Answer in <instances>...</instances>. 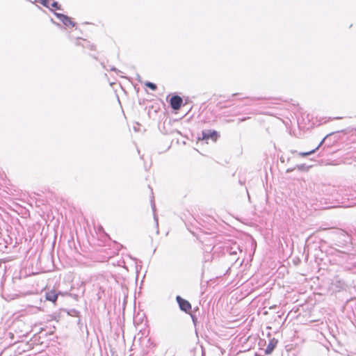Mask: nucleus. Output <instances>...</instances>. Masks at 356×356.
<instances>
[{
  "instance_id": "39448f33",
  "label": "nucleus",
  "mask_w": 356,
  "mask_h": 356,
  "mask_svg": "<svg viewBox=\"0 0 356 356\" xmlns=\"http://www.w3.org/2000/svg\"><path fill=\"white\" fill-rule=\"evenodd\" d=\"M75 44L77 46H81L83 47L89 48L90 50H96L95 46L90 44L89 42L87 41L86 39L78 38L76 40Z\"/></svg>"
},
{
  "instance_id": "1a4fd4ad",
  "label": "nucleus",
  "mask_w": 356,
  "mask_h": 356,
  "mask_svg": "<svg viewBox=\"0 0 356 356\" xmlns=\"http://www.w3.org/2000/svg\"><path fill=\"white\" fill-rule=\"evenodd\" d=\"M49 9H50L51 11L60 10V6L58 5V3L54 0L51 3V8H49Z\"/></svg>"
},
{
  "instance_id": "f8f14e48",
  "label": "nucleus",
  "mask_w": 356,
  "mask_h": 356,
  "mask_svg": "<svg viewBox=\"0 0 356 356\" xmlns=\"http://www.w3.org/2000/svg\"><path fill=\"white\" fill-rule=\"evenodd\" d=\"M355 268H356V266H355Z\"/></svg>"
},
{
  "instance_id": "423d86ee",
  "label": "nucleus",
  "mask_w": 356,
  "mask_h": 356,
  "mask_svg": "<svg viewBox=\"0 0 356 356\" xmlns=\"http://www.w3.org/2000/svg\"><path fill=\"white\" fill-rule=\"evenodd\" d=\"M277 340L275 339H272L270 340L266 350H265V353L266 354H270L273 350L275 349V346H277Z\"/></svg>"
},
{
  "instance_id": "0eeeda50",
  "label": "nucleus",
  "mask_w": 356,
  "mask_h": 356,
  "mask_svg": "<svg viewBox=\"0 0 356 356\" xmlns=\"http://www.w3.org/2000/svg\"><path fill=\"white\" fill-rule=\"evenodd\" d=\"M46 299L55 303L58 298V293L55 290H51L46 293Z\"/></svg>"
},
{
  "instance_id": "9b49d317",
  "label": "nucleus",
  "mask_w": 356,
  "mask_h": 356,
  "mask_svg": "<svg viewBox=\"0 0 356 356\" xmlns=\"http://www.w3.org/2000/svg\"><path fill=\"white\" fill-rule=\"evenodd\" d=\"M318 149V147H316V149L310 151V152H302V153H300V155L302 156H307L311 154H313L316 152V150Z\"/></svg>"
},
{
  "instance_id": "20e7f679",
  "label": "nucleus",
  "mask_w": 356,
  "mask_h": 356,
  "mask_svg": "<svg viewBox=\"0 0 356 356\" xmlns=\"http://www.w3.org/2000/svg\"><path fill=\"white\" fill-rule=\"evenodd\" d=\"M183 103L182 98L179 95H174L171 97L170 104L174 110H179Z\"/></svg>"
},
{
  "instance_id": "7ed1b4c3",
  "label": "nucleus",
  "mask_w": 356,
  "mask_h": 356,
  "mask_svg": "<svg viewBox=\"0 0 356 356\" xmlns=\"http://www.w3.org/2000/svg\"><path fill=\"white\" fill-rule=\"evenodd\" d=\"M176 300L179 304L181 310L186 313H190L191 312V305L188 300L182 298L179 296H177Z\"/></svg>"
},
{
  "instance_id": "6e6552de",
  "label": "nucleus",
  "mask_w": 356,
  "mask_h": 356,
  "mask_svg": "<svg viewBox=\"0 0 356 356\" xmlns=\"http://www.w3.org/2000/svg\"><path fill=\"white\" fill-rule=\"evenodd\" d=\"M54 0H38V2L44 6L49 8H51V3Z\"/></svg>"
},
{
  "instance_id": "f03ea898",
  "label": "nucleus",
  "mask_w": 356,
  "mask_h": 356,
  "mask_svg": "<svg viewBox=\"0 0 356 356\" xmlns=\"http://www.w3.org/2000/svg\"><path fill=\"white\" fill-rule=\"evenodd\" d=\"M57 18L66 26L73 28L75 26L76 23L73 22L72 19L67 15L60 13H55Z\"/></svg>"
},
{
  "instance_id": "f257e3e1",
  "label": "nucleus",
  "mask_w": 356,
  "mask_h": 356,
  "mask_svg": "<svg viewBox=\"0 0 356 356\" xmlns=\"http://www.w3.org/2000/svg\"><path fill=\"white\" fill-rule=\"evenodd\" d=\"M202 136L201 138H199V140H207L209 139H211L213 141L216 142L219 137V134H218V132L214 130L204 131H202Z\"/></svg>"
},
{
  "instance_id": "9d476101",
  "label": "nucleus",
  "mask_w": 356,
  "mask_h": 356,
  "mask_svg": "<svg viewBox=\"0 0 356 356\" xmlns=\"http://www.w3.org/2000/svg\"><path fill=\"white\" fill-rule=\"evenodd\" d=\"M145 86L152 90H156L157 89L156 85L151 82H145Z\"/></svg>"
}]
</instances>
